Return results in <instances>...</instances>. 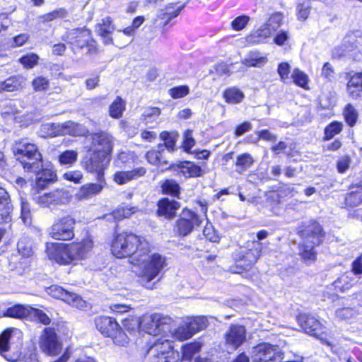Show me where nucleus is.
<instances>
[{
  "instance_id": "obj_1",
  "label": "nucleus",
  "mask_w": 362,
  "mask_h": 362,
  "mask_svg": "<svg viewBox=\"0 0 362 362\" xmlns=\"http://www.w3.org/2000/svg\"><path fill=\"white\" fill-rule=\"evenodd\" d=\"M141 252L142 250H135L129 257V263L139 267L138 276L146 288L152 289L154 283L151 284V281L156 279V281H160L167 270L168 259L157 252L148 255Z\"/></svg>"
},
{
  "instance_id": "obj_2",
  "label": "nucleus",
  "mask_w": 362,
  "mask_h": 362,
  "mask_svg": "<svg viewBox=\"0 0 362 362\" xmlns=\"http://www.w3.org/2000/svg\"><path fill=\"white\" fill-rule=\"evenodd\" d=\"M16 160L26 172H36L41 165L42 155L37 146L27 139L16 141L13 146Z\"/></svg>"
},
{
  "instance_id": "obj_3",
  "label": "nucleus",
  "mask_w": 362,
  "mask_h": 362,
  "mask_svg": "<svg viewBox=\"0 0 362 362\" xmlns=\"http://www.w3.org/2000/svg\"><path fill=\"white\" fill-rule=\"evenodd\" d=\"M171 319L160 314L146 315L141 320V329L150 335H167L172 332Z\"/></svg>"
},
{
  "instance_id": "obj_4",
  "label": "nucleus",
  "mask_w": 362,
  "mask_h": 362,
  "mask_svg": "<svg viewBox=\"0 0 362 362\" xmlns=\"http://www.w3.org/2000/svg\"><path fill=\"white\" fill-rule=\"evenodd\" d=\"M298 233L304 241L305 249H314L324 238L322 226L313 220L303 222L298 227Z\"/></svg>"
},
{
  "instance_id": "obj_5",
  "label": "nucleus",
  "mask_w": 362,
  "mask_h": 362,
  "mask_svg": "<svg viewBox=\"0 0 362 362\" xmlns=\"http://www.w3.org/2000/svg\"><path fill=\"white\" fill-rule=\"evenodd\" d=\"M75 219L69 216L57 218L50 228L51 237L58 240H69L74 238Z\"/></svg>"
},
{
  "instance_id": "obj_6",
  "label": "nucleus",
  "mask_w": 362,
  "mask_h": 362,
  "mask_svg": "<svg viewBox=\"0 0 362 362\" xmlns=\"http://www.w3.org/2000/svg\"><path fill=\"white\" fill-rule=\"evenodd\" d=\"M114 147V137L107 132H100L91 134L90 151L111 160Z\"/></svg>"
},
{
  "instance_id": "obj_7",
  "label": "nucleus",
  "mask_w": 362,
  "mask_h": 362,
  "mask_svg": "<svg viewBox=\"0 0 362 362\" xmlns=\"http://www.w3.org/2000/svg\"><path fill=\"white\" fill-rule=\"evenodd\" d=\"M39 346L44 353L51 356L57 355L62 350V344L54 329L51 327L44 329L40 338Z\"/></svg>"
},
{
  "instance_id": "obj_8",
  "label": "nucleus",
  "mask_w": 362,
  "mask_h": 362,
  "mask_svg": "<svg viewBox=\"0 0 362 362\" xmlns=\"http://www.w3.org/2000/svg\"><path fill=\"white\" fill-rule=\"evenodd\" d=\"M14 329L9 328L4 331L0 334V354L4 356L7 361L12 362H38L37 355L35 352H30L28 355H25L21 358H18V355L11 356L8 354L9 350V341Z\"/></svg>"
},
{
  "instance_id": "obj_9",
  "label": "nucleus",
  "mask_w": 362,
  "mask_h": 362,
  "mask_svg": "<svg viewBox=\"0 0 362 362\" xmlns=\"http://www.w3.org/2000/svg\"><path fill=\"white\" fill-rule=\"evenodd\" d=\"M298 321L305 332L319 338L328 346L332 345L325 338L327 335V328L315 317L301 315L298 317Z\"/></svg>"
},
{
  "instance_id": "obj_10",
  "label": "nucleus",
  "mask_w": 362,
  "mask_h": 362,
  "mask_svg": "<svg viewBox=\"0 0 362 362\" xmlns=\"http://www.w3.org/2000/svg\"><path fill=\"white\" fill-rule=\"evenodd\" d=\"M204 221L193 211L186 209L182 213L180 218L176 221L175 232L179 235L185 236L190 233L195 226H199Z\"/></svg>"
},
{
  "instance_id": "obj_11",
  "label": "nucleus",
  "mask_w": 362,
  "mask_h": 362,
  "mask_svg": "<svg viewBox=\"0 0 362 362\" xmlns=\"http://www.w3.org/2000/svg\"><path fill=\"white\" fill-rule=\"evenodd\" d=\"M253 359L255 362H281L283 352L276 346L262 344L255 348Z\"/></svg>"
},
{
  "instance_id": "obj_12",
  "label": "nucleus",
  "mask_w": 362,
  "mask_h": 362,
  "mask_svg": "<svg viewBox=\"0 0 362 362\" xmlns=\"http://www.w3.org/2000/svg\"><path fill=\"white\" fill-rule=\"evenodd\" d=\"M49 295L58 299H61L67 304L78 309H84L86 302L82 298L72 292H69L57 285H52L47 289Z\"/></svg>"
},
{
  "instance_id": "obj_13",
  "label": "nucleus",
  "mask_w": 362,
  "mask_h": 362,
  "mask_svg": "<svg viewBox=\"0 0 362 362\" xmlns=\"http://www.w3.org/2000/svg\"><path fill=\"white\" fill-rule=\"evenodd\" d=\"M110 160L98 153H92L91 156L84 162L85 170L95 175L96 180L105 179L104 171L108 167Z\"/></svg>"
},
{
  "instance_id": "obj_14",
  "label": "nucleus",
  "mask_w": 362,
  "mask_h": 362,
  "mask_svg": "<svg viewBox=\"0 0 362 362\" xmlns=\"http://www.w3.org/2000/svg\"><path fill=\"white\" fill-rule=\"evenodd\" d=\"M50 260L59 264H68L83 259L86 250H46Z\"/></svg>"
},
{
  "instance_id": "obj_15",
  "label": "nucleus",
  "mask_w": 362,
  "mask_h": 362,
  "mask_svg": "<svg viewBox=\"0 0 362 362\" xmlns=\"http://www.w3.org/2000/svg\"><path fill=\"white\" fill-rule=\"evenodd\" d=\"M226 345L232 350L237 349L246 340V329L240 325H231L224 334Z\"/></svg>"
},
{
  "instance_id": "obj_16",
  "label": "nucleus",
  "mask_w": 362,
  "mask_h": 362,
  "mask_svg": "<svg viewBox=\"0 0 362 362\" xmlns=\"http://www.w3.org/2000/svg\"><path fill=\"white\" fill-rule=\"evenodd\" d=\"M36 174L35 188L38 190L44 189L57 179V175L49 163H43L41 160L40 168L34 172Z\"/></svg>"
},
{
  "instance_id": "obj_17",
  "label": "nucleus",
  "mask_w": 362,
  "mask_h": 362,
  "mask_svg": "<svg viewBox=\"0 0 362 362\" xmlns=\"http://www.w3.org/2000/svg\"><path fill=\"white\" fill-rule=\"evenodd\" d=\"M142 241L139 237L133 233H118L115 237L112 247L113 249H128L135 247L136 249H145L142 246Z\"/></svg>"
},
{
  "instance_id": "obj_18",
  "label": "nucleus",
  "mask_w": 362,
  "mask_h": 362,
  "mask_svg": "<svg viewBox=\"0 0 362 362\" xmlns=\"http://www.w3.org/2000/svg\"><path fill=\"white\" fill-rule=\"evenodd\" d=\"M95 324L97 329L105 337H110L115 336L118 332L119 327L117 321L110 317L100 316L95 319Z\"/></svg>"
},
{
  "instance_id": "obj_19",
  "label": "nucleus",
  "mask_w": 362,
  "mask_h": 362,
  "mask_svg": "<svg viewBox=\"0 0 362 362\" xmlns=\"http://www.w3.org/2000/svg\"><path fill=\"white\" fill-rule=\"evenodd\" d=\"M97 183H88L81 187L76 196L78 199H88L100 194L106 185L105 179L97 180Z\"/></svg>"
},
{
  "instance_id": "obj_20",
  "label": "nucleus",
  "mask_w": 362,
  "mask_h": 362,
  "mask_svg": "<svg viewBox=\"0 0 362 362\" xmlns=\"http://www.w3.org/2000/svg\"><path fill=\"white\" fill-rule=\"evenodd\" d=\"M89 35L87 30L75 29L67 33L66 40L74 47L83 48L89 41Z\"/></svg>"
},
{
  "instance_id": "obj_21",
  "label": "nucleus",
  "mask_w": 362,
  "mask_h": 362,
  "mask_svg": "<svg viewBox=\"0 0 362 362\" xmlns=\"http://www.w3.org/2000/svg\"><path fill=\"white\" fill-rule=\"evenodd\" d=\"M172 348V341L168 339H158L148 348L147 354L160 361L161 357L163 358L168 354Z\"/></svg>"
},
{
  "instance_id": "obj_22",
  "label": "nucleus",
  "mask_w": 362,
  "mask_h": 362,
  "mask_svg": "<svg viewBox=\"0 0 362 362\" xmlns=\"http://www.w3.org/2000/svg\"><path fill=\"white\" fill-rule=\"evenodd\" d=\"M13 206L8 192L0 187V223H8L11 220Z\"/></svg>"
},
{
  "instance_id": "obj_23",
  "label": "nucleus",
  "mask_w": 362,
  "mask_h": 362,
  "mask_svg": "<svg viewBox=\"0 0 362 362\" xmlns=\"http://www.w3.org/2000/svg\"><path fill=\"white\" fill-rule=\"evenodd\" d=\"M146 173V170L144 167L136 168L129 171H119L115 173L114 181L118 185H124L144 176Z\"/></svg>"
},
{
  "instance_id": "obj_24",
  "label": "nucleus",
  "mask_w": 362,
  "mask_h": 362,
  "mask_svg": "<svg viewBox=\"0 0 362 362\" xmlns=\"http://www.w3.org/2000/svg\"><path fill=\"white\" fill-rule=\"evenodd\" d=\"M115 30L112 25V21L110 17L107 16L101 20L95 26V30L98 35L101 36L105 44H110L112 42V39L110 34Z\"/></svg>"
},
{
  "instance_id": "obj_25",
  "label": "nucleus",
  "mask_w": 362,
  "mask_h": 362,
  "mask_svg": "<svg viewBox=\"0 0 362 362\" xmlns=\"http://www.w3.org/2000/svg\"><path fill=\"white\" fill-rule=\"evenodd\" d=\"M30 312H32V307L17 304L8 308L5 311H0V313L1 317L22 319L29 316Z\"/></svg>"
},
{
  "instance_id": "obj_26",
  "label": "nucleus",
  "mask_w": 362,
  "mask_h": 362,
  "mask_svg": "<svg viewBox=\"0 0 362 362\" xmlns=\"http://www.w3.org/2000/svg\"><path fill=\"white\" fill-rule=\"evenodd\" d=\"M158 213L160 216L172 218L175 216L176 211L179 209L180 204L175 200H170L168 198H165L158 202Z\"/></svg>"
},
{
  "instance_id": "obj_27",
  "label": "nucleus",
  "mask_w": 362,
  "mask_h": 362,
  "mask_svg": "<svg viewBox=\"0 0 362 362\" xmlns=\"http://www.w3.org/2000/svg\"><path fill=\"white\" fill-rule=\"evenodd\" d=\"M362 204V182L350 189L345 198V204L349 207H355Z\"/></svg>"
},
{
  "instance_id": "obj_28",
  "label": "nucleus",
  "mask_w": 362,
  "mask_h": 362,
  "mask_svg": "<svg viewBox=\"0 0 362 362\" xmlns=\"http://www.w3.org/2000/svg\"><path fill=\"white\" fill-rule=\"evenodd\" d=\"M347 90L349 95L357 98L361 96L362 92V73L354 74L347 83Z\"/></svg>"
},
{
  "instance_id": "obj_29",
  "label": "nucleus",
  "mask_w": 362,
  "mask_h": 362,
  "mask_svg": "<svg viewBox=\"0 0 362 362\" xmlns=\"http://www.w3.org/2000/svg\"><path fill=\"white\" fill-rule=\"evenodd\" d=\"M272 33L270 28H259L252 33L247 37V41L250 44H259L266 42V40L271 36Z\"/></svg>"
},
{
  "instance_id": "obj_30",
  "label": "nucleus",
  "mask_w": 362,
  "mask_h": 362,
  "mask_svg": "<svg viewBox=\"0 0 362 362\" xmlns=\"http://www.w3.org/2000/svg\"><path fill=\"white\" fill-rule=\"evenodd\" d=\"M361 45H362V34L358 31L348 34L344 39L345 52H351L352 49L357 48Z\"/></svg>"
},
{
  "instance_id": "obj_31",
  "label": "nucleus",
  "mask_w": 362,
  "mask_h": 362,
  "mask_svg": "<svg viewBox=\"0 0 362 362\" xmlns=\"http://www.w3.org/2000/svg\"><path fill=\"white\" fill-rule=\"evenodd\" d=\"M125 101L121 97H117L109 107V115L112 118L119 119L125 110Z\"/></svg>"
},
{
  "instance_id": "obj_32",
  "label": "nucleus",
  "mask_w": 362,
  "mask_h": 362,
  "mask_svg": "<svg viewBox=\"0 0 362 362\" xmlns=\"http://www.w3.org/2000/svg\"><path fill=\"white\" fill-rule=\"evenodd\" d=\"M244 97V93L236 87L229 88L223 92V98L228 103H240Z\"/></svg>"
},
{
  "instance_id": "obj_33",
  "label": "nucleus",
  "mask_w": 362,
  "mask_h": 362,
  "mask_svg": "<svg viewBox=\"0 0 362 362\" xmlns=\"http://www.w3.org/2000/svg\"><path fill=\"white\" fill-rule=\"evenodd\" d=\"M254 163L252 156L247 153L239 155L236 158L235 167L238 173H243L250 168Z\"/></svg>"
},
{
  "instance_id": "obj_34",
  "label": "nucleus",
  "mask_w": 362,
  "mask_h": 362,
  "mask_svg": "<svg viewBox=\"0 0 362 362\" xmlns=\"http://www.w3.org/2000/svg\"><path fill=\"white\" fill-rule=\"evenodd\" d=\"M291 78L296 86L305 90L309 89V77L307 74L301 71L300 69H293L291 75Z\"/></svg>"
},
{
  "instance_id": "obj_35",
  "label": "nucleus",
  "mask_w": 362,
  "mask_h": 362,
  "mask_svg": "<svg viewBox=\"0 0 362 362\" xmlns=\"http://www.w3.org/2000/svg\"><path fill=\"white\" fill-rule=\"evenodd\" d=\"M160 139L164 141L163 146V151L164 148H167L169 152H173L175 149V144L178 135L175 133H169L168 132H163L160 134Z\"/></svg>"
},
{
  "instance_id": "obj_36",
  "label": "nucleus",
  "mask_w": 362,
  "mask_h": 362,
  "mask_svg": "<svg viewBox=\"0 0 362 362\" xmlns=\"http://www.w3.org/2000/svg\"><path fill=\"white\" fill-rule=\"evenodd\" d=\"M170 333L174 334L175 337L180 340L188 339L194 334V331L192 330L187 321H186L184 325L179 326L177 329H172V332Z\"/></svg>"
},
{
  "instance_id": "obj_37",
  "label": "nucleus",
  "mask_w": 362,
  "mask_h": 362,
  "mask_svg": "<svg viewBox=\"0 0 362 362\" xmlns=\"http://www.w3.org/2000/svg\"><path fill=\"white\" fill-rule=\"evenodd\" d=\"M187 321L194 334L200 330L206 329L209 325L208 319L205 316L187 317Z\"/></svg>"
},
{
  "instance_id": "obj_38",
  "label": "nucleus",
  "mask_w": 362,
  "mask_h": 362,
  "mask_svg": "<svg viewBox=\"0 0 362 362\" xmlns=\"http://www.w3.org/2000/svg\"><path fill=\"white\" fill-rule=\"evenodd\" d=\"M81 126L72 121H67L64 123H59V134H69L73 136L78 135Z\"/></svg>"
},
{
  "instance_id": "obj_39",
  "label": "nucleus",
  "mask_w": 362,
  "mask_h": 362,
  "mask_svg": "<svg viewBox=\"0 0 362 362\" xmlns=\"http://www.w3.org/2000/svg\"><path fill=\"white\" fill-rule=\"evenodd\" d=\"M350 274H343L334 282V286L337 291L344 292L352 286L354 279Z\"/></svg>"
},
{
  "instance_id": "obj_40",
  "label": "nucleus",
  "mask_w": 362,
  "mask_h": 362,
  "mask_svg": "<svg viewBox=\"0 0 362 362\" xmlns=\"http://www.w3.org/2000/svg\"><path fill=\"white\" fill-rule=\"evenodd\" d=\"M160 115V110L157 107H149L142 114L143 119L146 124H158Z\"/></svg>"
},
{
  "instance_id": "obj_41",
  "label": "nucleus",
  "mask_w": 362,
  "mask_h": 362,
  "mask_svg": "<svg viewBox=\"0 0 362 362\" xmlns=\"http://www.w3.org/2000/svg\"><path fill=\"white\" fill-rule=\"evenodd\" d=\"M22 81L18 76H13L7 78L1 83L0 89L5 91L11 92L20 88L22 86Z\"/></svg>"
},
{
  "instance_id": "obj_42",
  "label": "nucleus",
  "mask_w": 362,
  "mask_h": 362,
  "mask_svg": "<svg viewBox=\"0 0 362 362\" xmlns=\"http://www.w3.org/2000/svg\"><path fill=\"white\" fill-rule=\"evenodd\" d=\"M252 250H245V254L243 255V258L240 259L238 261V266L243 267L245 269H247L251 267V266L255 264L257 260V257L259 256V250H255L257 252V255L252 253Z\"/></svg>"
},
{
  "instance_id": "obj_43",
  "label": "nucleus",
  "mask_w": 362,
  "mask_h": 362,
  "mask_svg": "<svg viewBox=\"0 0 362 362\" xmlns=\"http://www.w3.org/2000/svg\"><path fill=\"white\" fill-rule=\"evenodd\" d=\"M59 123H47L42 124L40 132L43 137H54L59 136Z\"/></svg>"
},
{
  "instance_id": "obj_44",
  "label": "nucleus",
  "mask_w": 362,
  "mask_h": 362,
  "mask_svg": "<svg viewBox=\"0 0 362 362\" xmlns=\"http://www.w3.org/2000/svg\"><path fill=\"white\" fill-rule=\"evenodd\" d=\"M265 62L266 58L259 57L257 52H250L243 59V64L247 66H260Z\"/></svg>"
},
{
  "instance_id": "obj_45",
  "label": "nucleus",
  "mask_w": 362,
  "mask_h": 362,
  "mask_svg": "<svg viewBox=\"0 0 362 362\" xmlns=\"http://www.w3.org/2000/svg\"><path fill=\"white\" fill-rule=\"evenodd\" d=\"M343 115L346 122L350 126L354 127L358 119V112L356 108L351 104L345 106Z\"/></svg>"
},
{
  "instance_id": "obj_46",
  "label": "nucleus",
  "mask_w": 362,
  "mask_h": 362,
  "mask_svg": "<svg viewBox=\"0 0 362 362\" xmlns=\"http://www.w3.org/2000/svg\"><path fill=\"white\" fill-rule=\"evenodd\" d=\"M182 172L186 177H196L201 176L202 170L200 166L187 162L182 165Z\"/></svg>"
},
{
  "instance_id": "obj_47",
  "label": "nucleus",
  "mask_w": 362,
  "mask_h": 362,
  "mask_svg": "<svg viewBox=\"0 0 362 362\" xmlns=\"http://www.w3.org/2000/svg\"><path fill=\"white\" fill-rule=\"evenodd\" d=\"M51 193L54 204H64L68 203L71 198L70 193L65 189H56L51 192Z\"/></svg>"
},
{
  "instance_id": "obj_48",
  "label": "nucleus",
  "mask_w": 362,
  "mask_h": 362,
  "mask_svg": "<svg viewBox=\"0 0 362 362\" xmlns=\"http://www.w3.org/2000/svg\"><path fill=\"white\" fill-rule=\"evenodd\" d=\"M158 151H149L147 152L146 155V158L148 162L153 165H158L160 163H166L167 162L163 159L162 153L163 151V146L158 145Z\"/></svg>"
},
{
  "instance_id": "obj_49",
  "label": "nucleus",
  "mask_w": 362,
  "mask_h": 362,
  "mask_svg": "<svg viewBox=\"0 0 362 362\" xmlns=\"http://www.w3.org/2000/svg\"><path fill=\"white\" fill-rule=\"evenodd\" d=\"M78 158V153L74 150H67L59 156V162L61 165H72Z\"/></svg>"
},
{
  "instance_id": "obj_50",
  "label": "nucleus",
  "mask_w": 362,
  "mask_h": 362,
  "mask_svg": "<svg viewBox=\"0 0 362 362\" xmlns=\"http://www.w3.org/2000/svg\"><path fill=\"white\" fill-rule=\"evenodd\" d=\"M201 349V344L197 342L185 344L182 347V358L186 361L191 360L194 355Z\"/></svg>"
},
{
  "instance_id": "obj_51",
  "label": "nucleus",
  "mask_w": 362,
  "mask_h": 362,
  "mask_svg": "<svg viewBox=\"0 0 362 362\" xmlns=\"http://www.w3.org/2000/svg\"><path fill=\"white\" fill-rule=\"evenodd\" d=\"M343 127V124L340 122L334 121L331 122L325 129V140H329L333 138L335 135L339 134Z\"/></svg>"
},
{
  "instance_id": "obj_52",
  "label": "nucleus",
  "mask_w": 362,
  "mask_h": 362,
  "mask_svg": "<svg viewBox=\"0 0 362 362\" xmlns=\"http://www.w3.org/2000/svg\"><path fill=\"white\" fill-rule=\"evenodd\" d=\"M161 187L163 193L166 194L177 197L180 193L179 185L173 180H166Z\"/></svg>"
},
{
  "instance_id": "obj_53",
  "label": "nucleus",
  "mask_w": 362,
  "mask_h": 362,
  "mask_svg": "<svg viewBox=\"0 0 362 362\" xmlns=\"http://www.w3.org/2000/svg\"><path fill=\"white\" fill-rule=\"evenodd\" d=\"M320 76L326 82L333 83L335 81V71L330 63L326 62L324 64L321 69Z\"/></svg>"
},
{
  "instance_id": "obj_54",
  "label": "nucleus",
  "mask_w": 362,
  "mask_h": 362,
  "mask_svg": "<svg viewBox=\"0 0 362 362\" xmlns=\"http://www.w3.org/2000/svg\"><path fill=\"white\" fill-rule=\"evenodd\" d=\"M39 57L34 53H30L20 58L19 62L26 69H32L37 63Z\"/></svg>"
},
{
  "instance_id": "obj_55",
  "label": "nucleus",
  "mask_w": 362,
  "mask_h": 362,
  "mask_svg": "<svg viewBox=\"0 0 362 362\" xmlns=\"http://www.w3.org/2000/svg\"><path fill=\"white\" fill-rule=\"evenodd\" d=\"M282 20L283 16L281 13H274L270 16L264 26L270 28L272 33V31L277 30L281 26Z\"/></svg>"
},
{
  "instance_id": "obj_56",
  "label": "nucleus",
  "mask_w": 362,
  "mask_h": 362,
  "mask_svg": "<svg viewBox=\"0 0 362 362\" xmlns=\"http://www.w3.org/2000/svg\"><path fill=\"white\" fill-rule=\"evenodd\" d=\"M310 5L308 0H305L303 3H298L297 6L298 19L302 21L306 20L310 14Z\"/></svg>"
},
{
  "instance_id": "obj_57",
  "label": "nucleus",
  "mask_w": 362,
  "mask_h": 362,
  "mask_svg": "<svg viewBox=\"0 0 362 362\" xmlns=\"http://www.w3.org/2000/svg\"><path fill=\"white\" fill-rule=\"evenodd\" d=\"M250 19V17L246 15L238 16L231 22V28L236 31L242 30L245 28Z\"/></svg>"
},
{
  "instance_id": "obj_58",
  "label": "nucleus",
  "mask_w": 362,
  "mask_h": 362,
  "mask_svg": "<svg viewBox=\"0 0 362 362\" xmlns=\"http://www.w3.org/2000/svg\"><path fill=\"white\" fill-rule=\"evenodd\" d=\"M189 88L187 86H179L169 90L170 95L174 99H178L187 95Z\"/></svg>"
},
{
  "instance_id": "obj_59",
  "label": "nucleus",
  "mask_w": 362,
  "mask_h": 362,
  "mask_svg": "<svg viewBox=\"0 0 362 362\" xmlns=\"http://www.w3.org/2000/svg\"><path fill=\"white\" fill-rule=\"evenodd\" d=\"M278 74L281 80L286 83L290 79L289 74L291 72V66L287 62H281L278 66Z\"/></svg>"
},
{
  "instance_id": "obj_60",
  "label": "nucleus",
  "mask_w": 362,
  "mask_h": 362,
  "mask_svg": "<svg viewBox=\"0 0 362 362\" xmlns=\"http://www.w3.org/2000/svg\"><path fill=\"white\" fill-rule=\"evenodd\" d=\"M134 213L133 209L132 208H124V207H119L115 210L111 216L115 219V220H121L124 218H127L129 216L132 215V214Z\"/></svg>"
},
{
  "instance_id": "obj_61",
  "label": "nucleus",
  "mask_w": 362,
  "mask_h": 362,
  "mask_svg": "<svg viewBox=\"0 0 362 362\" xmlns=\"http://www.w3.org/2000/svg\"><path fill=\"white\" fill-rule=\"evenodd\" d=\"M195 141L192 136V131L187 129L185 131L183 136L182 146L185 151L189 152L191 148L194 146Z\"/></svg>"
},
{
  "instance_id": "obj_62",
  "label": "nucleus",
  "mask_w": 362,
  "mask_h": 362,
  "mask_svg": "<svg viewBox=\"0 0 362 362\" xmlns=\"http://www.w3.org/2000/svg\"><path fill=\"white\" fill-rule=\"evenodd\" d=\"M63 177L74 183H80L83 179V173L80 170H69L63 175Z\"/></svg>"
},
{
  "instance_id": "obj_63",
  "label": "nucleus",
  "mask_w": 362,
  "mask_h": 362,
  "mask_svg": "<svg viewBox=\"0 0 362 362\" xmlns=\"http://www.w3.org/2000/svg\"><path fill=\"white\" fill-rule=\"evenodd\" d=\"M30 315H33L39 322L46 325H49L51 322V319L46 313L37 308H32V312H30Z\"/></svg>"
},
{
  "instance_id": "obj_64",
  "label": "nucleus",
  "mask_w": 362,
  "mask_h": 362,
  "mask_svg": "<svg viewBox=\"0 0 362 362\" xmlns=\"http://www.w3.org/2000/svg\"><path fill=\"white\" fill-rule=\"evenodd\" d=\"M33 87L36 91L46 90L49 86V81L47 78L40 76L35 78L33 82Z\"/></svg>"
}]
</instances>
